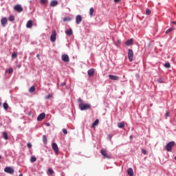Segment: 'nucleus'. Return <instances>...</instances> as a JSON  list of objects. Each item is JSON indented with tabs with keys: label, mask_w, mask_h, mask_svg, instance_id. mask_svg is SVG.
<instances>
[{
	"label": "nucleus",
	"mask_w": 176,
	"mask_h": 176,
	"mask_svg": "<svg viewBox=\"0 0 176 176\" xmlns=\"http://www.w3.org/2000/svg\"><path fill=\"white\" fill-rule=\"evenodd\" d=\"M133 57H134V52H133V50L129 49L128 50V58L130 62L133 61Z\"/></svg>",
	"instance_id": "obj_3"
},
{
	"label": "nucleus",
	"mask_w": 176,
	"mask_h": 176,
	"mask_svg": "<svg viewBox=\"0 0 176 176\" xmlns=\"http://www.w3.org/2000/svg\"><path fill=\"white\" fill-rule=\"evenodd\" d=\"M103 159H111V155H103Z\"/></svg>",
	"instance_id": "obj_31"
},
{
	"label": "nucleus",
	"mask_w": 176,
	"mask_h": 176,
	"mask_svg": "<svg viewBox=\"0 0 176 176\" xmlns=\"http://www.w3.org/2000/svg\"><path fill=\"white\" fill-rule=\"evenodd\" d=\"M8 20H9L10 21H14V16L13 15H10V16H9Z\"/></svg>",
	"instance_id": "obj_28"
},
{
	"label": "nucleus",
	"mask_w": 176,
	"mask_h": 176,
	"mask_svg": "<svg viewBox=\"0 0 176 176\" xmlns=\"http://www.w3.org/2000/svg\"><path fill=\"white\" fill-rule=\"evenodd\" d=\"M32 24H33V22H32V21H28V22H27V24H26V27H27V28H32Z\"/></svg>",
	"instance_id": "obj_19"
},
{
	"label": "nucleus",
	"mask_w": 176,
	"mask_h": 176,
	"mask_svg": "<svg viewBox=\"0 0 176 176\" xmlns=\"http://www.w3.org/2000/svg\"><path fill=\"white\" fill-rule=\"evenodd\" d=\"M14 10L18 12L19 13H21L23 12V7H21L20 5L17 4L14 7Z\"/></svg>",
	"instance_id": "obj_7"
},
{
	"label": "nucleus",
	"mask_w": 176,
	"mask_h": 176,
	"mask_svg": "<svg viewBox=\"0 0 176 176\" xmlns=\"http://www.w3.org/2000/svg\"><path fill=\"white\" fill-rule=\"evenodd\" d=\"M50 5L52 8H54V6H57V5H58V1L56 0L52 1H51Z\"/></svg>",
	"instance_id": "obj_15"
},
{
	"label": "nucleus",
	"mask_w": 176,
	"mask_h": 176,
	"mask_svg": "<svg viewBox=\"0 0 176 176\" xmlns=\"http://www.w3.org/2000/svg\"><path fill=\"white\" fill-rule=\"evenodd\" d=\"M45 126H47V127H49V126H50V123H49V122L45 123Z\"/></svg>",
	"instance_id": "obj_45"
},
{
	"label": "nucleus",
	"mask_w": 176,
	"mask_h": 176,
	"mask_svg": "<svg viewBox=\"0 0 176 176\" xmlns=\"http://www.w3.org/2000/svg\"><path fill=\"white\" fill-rule=\"evenodd\" d=\"M19 176H23V174H20Z\"/></svg>",
	"instance_id": "obj_51"
},
{
	"label": "nucleus",
	"mask_w": 176,
	"mask_h": 176,
	"mask_svg": "<svg viewBox=\"0 0 176 176\" xmlns=\"http://www.w3.org/2000/svg\"><path fill=\"white\" fill-rule=\"evenodd\" d=\"M6 72H8V74H13V69L10 68L8 70L6 71Z\"/></svg>",
	"instance_id": "obj_36"
},
{
	"label": "nucleus",
	"mask_w": 176,
	"mask_h": 176,
	"mask_svg": "<svg viewBox=\"0 0 176 176\" xmlns=\"http://www.w3.org/2000/svg\"><path fill=\"white\" fill-rule=\"evenodd\" d=\"M48 173L49 174H50V175H53V174H54V171L53 170V169L52 168H48Z\"/></svg>",
	"instance_id": "obj_25"
},
{
	"label": "nucleus",
	"mask_w": 176,
	"mask_h": 176,
	"mask_svg": "<svg viewBox=\"0 0 176 176\" xmlns=\"http://www.w3.org/2000/svg\"><path fill=\"white\" fill-rule=\"evenodd\" d=\"M114 2H116V3H118V2H120V0H114Z\"/></svg>",
	"instance_id": "obj_46"
},
{
	"label": "nucleus",
	"mask_w": 176,
	"mask_h": 176,
	"mask_svg": "<svg viewBox=\"0 0 176 176\" xmlns=\"http://www.w3.org/2000/svg\"><path fill=\"white\" fill-rule=\"evenodd\" d=\"M78 102H79V108L80 111H87V109H90L91 105L90 104L84 103L83 100L82 98H79L78 99Z\"/></svg>",
	"instance_id": "obj_1"
},
{
	"label": "nucleus",
	"mask_w": 176,
	"mask_h": 176,
	"mask_svg": "<svg viewBox=\"0 0 176 176\" xmlns=\"http://www.w3.org/2000/svg\"><path fill=\"white\" fill-rule=\"evenodd\" d=\"M173 24H175L176 25V21L172 22Z\"/></svg>",
	"instance_id": "obj_47"
},
{
	"label": "nucleus",
	"mask_w": 176,
	"mask_h": 176,
	"mask_svg": "<svg viewBox=\"0 0 176 176\" xmlns=\"http://www.w3.org/2000/svg\"><path fill=\"white\" fill-rule=\"evenodd\" d=\"M133 42H134V40L133 38H131L126 41L125 45L126 46H131Z\"/></svg>",
	"instance_id": "obj_13"
},
{
	"label": "nucleus",
	"mask_w": 176,
	"mask_h": 176,
	"mask_svg": "<svg viewBox=\"0 0 176 176\" xmlns=\"http://www.w3.org/2000/svg\"><path fill=\"white\" fill-rule=\"evenodd\" d=\"M61 86H65V85H66V83H65V82H61Z\"/></svg>",
	"instance_id": "obj_44"
},
{
	"label": "nucleus",
	"mask_w": 176,
	"mask_h": 176,
	"mask_svg": "<svg viewBox=\"0 0 176 176\" xmlns=\"http://www.w3.org/2000/svg\"><path fill=\"white\" fill-rule=\"evenodd\" d=\"M36 57H39V54H37V55H36Z\"/></svg>",
	"instance_id": "obj_52"
},
{
	"label": "nucleus",
	"mask_w": 176,
	"mask_h": 176,
	"mask_svg": "<svg viewBox=\"0 0 176 176\" xmlns=\"http://www.w3.org/2000/svg\"><path fill=\"white\" fill-rule=\"evenodd\" d=\"M127 173L129 176H134V172L133 171V168H128Z\"/></svg>",
	"instance_id": "obj_18"
},
{
	"label": "nucleus",
	"mask_w": 176,
	"mask_h": 176,
	"mask_svg": "<svg viewBox=\"0 0 176 176\" xmlns=\"http://www.w3.org/2000/svg\"><path fill=\"white\" fill-rule=\"evenodd\" d=\"M5 173H8V174H13L14 173V169L12 167L7 166L4 168Z\"/></svg>",
	"instance_id": "obj_5"
},
{
	"label": "nucleus",
	"mask_w": 176,
	"mask_h": 176,
	"mask_svg": "<svg viewBox=\"0 0 176 176\" xmlns=\"http://www.w3.org/2000/svg\"><path fill=\"white\" fill-rule=\"evenodd\" d=\"M117 126H118V129H124V122H118L117 124Z\"/></svg>",
	"instance_id": "obj_17"
},
{
	"label": "nucleus",
	"mask_w": 176,
	"mask_h": 176,
	"mask_svg": "<svg viewBox=\"0 0 176 176\" xmlns=\"http://www.w3.org/2000/svg\"><path fill=\"white\" fill-rule=\"evenodd\" d=\"M46 117V114L45 113H41L38 117L37 120L38 122H42V120Z\"/></svg>",
	"instance_id": "obj_9"
},
{
	"label": "nucleus",
	"mask_w": 176,
	"mask_h": 176,
	"mask_svg": "<svg viewBox=\"0 0 176 176\" xmlns=\"http://www.w3.org/2000/svg\"><path fill=\"white\" fill-rule=\"evenodd\" d=\"M1 106H2V102H0V107H1Z\"/></svg>",
	"instance_id": "obj_49"
},
{
	"label": "nucleus",
	"mask_w": 176,
	"mask_h": 176,
	"mask_svg": "<svg viewBox=\"0 0 176 176\" xmlns=\"http://www.w3.org/2000/svg\"><path fill=\"white\" fill-rule=\"evenodd\" d=\"M3 138L4 140H9V136L8 135V133L3 132Z\"/></svg>",
	"instance_id": "obj_21"
},
{
	"label": "nucleus",
	"mask_w": 176,
	"mask_h": 176,
	"mask_svg": "<svg viewBox=\"0 0 176 176\" xmlns=\"http://www.w3.org/2000/svg\"><path fill=\"white\" fill-rule=\"evenodd\" d=\"M101 155H107V151L105 150H101L100 151Z\"/></svg>",
	"instance_id": "obj_38"
},
{
	"label": "nucleus",
	"mask_w": 176,
	"mask_h": 176,
	"mask_svg": "<svg viewBox=\"0 0 176 176\" xmlns=\"http://www.w3.org/2000/svg\"><path fill=\"white\" fill-rule=\"evenodd\" d=\"M3 107L4 109H6V111L9 108V104H8V102H4L3 104Z\"/></svg>",
	"instance_id": "obj_23"
},
{
	"label": "nucleus",
	"mask_w": 176,
	"mask_h": 176,
	"mask_svg": "<svg viewBox=\"0 0 176 176\" xmlns=\"http://www.w3.org/2000/svg\"><path fill=\"white\" fill-rule=\"evenodd\" d=\"M43 144H47V138L46 137L45 135H44L43 136Z\"/></svg>",
	"instance_id": "obj_22"
},
{
	"label": "nucleus",
	"mask_w": 176,
	"mask_h": 176,
	"mask_svg": "<svg viewBox=\"0 0 176 176\" xmlns=\"http://www.w3.org/2000/svg\"><path fill=\"white\" fill-rule=\"evenodd\" d=\"M158 82H160V83H162V79H159Z\"/></svg>",
	"instance_id": "obj_48"
},
{
	"label": "nucleus",
	"mask_w": 176,
	"mask_h": 176,
	"mask_svg": "<svg viewBox=\"0 0 176 176\" xmlns=\"http://www.w3.org/2000/svg\"><path fill=\"white\" fill-rule=\"evenodd\" d=\"M164 67H165V68H170L171 65H170V63H166L164 65Z\"/></svg>",
	"instance_id": "obj_26"
},
{
	"label": "nucleus",
	"mask_w": 176,
	"mask_h": 176,
	"mask_svg": "<svg viewBox=\"0 0 176 176\" xmlns=\"http://www.w3.org/2000/svg\"><path fill=\"white\" fill-rule=\"evenodd\" d=\"M173 30H174L173 28H170L169 29H168V30L165 32V34H170V32H171V31H173Z\"/></svg>",
	"instance_id": "obj_29"
},
{
	"label": "nucleus",
	"mask_w": 176,
	"mask_h": 176,
	"mask_svg": "<svg viewBox=\"0 0 176 176\" xmlns=\"http://www.w3.org/2000/svg\"><path fill=\"white\" fill-rule=\"evenodd\" d=\"M175 160H176V156L175 157Z\"/></svg>",
	"instance_id": "obj_54"
},
{
	"label": "nucleus",
	"mask_w": 176,
	"mask_h": 176,
	"mask_svg": "<svg viewBox=\"0 0 176 176\" xmlns=\"http://www.w3.org/2000/svg\"><path fill=\"white\" fill-rule=\"evenodd\" d=\"M146 14H147V16H149V14H151V10L147 8L146 10Z\"/></svg>",
	"instance_id": "obj_35"
},
{
	"label": "nucleus",
	"mask_w": 176,
	"mask_h": 176,
	"mask_svg": "<svg viewBox=\"0 0 176 176\" xmlns=\"http://www.w3.org/2000/svg\"><path fill=\"white\" fill-rule=\"evenodd\" d=\"M118 43H120V40H118Z\"/></svg>",
	"instance_id": "obj_50"
},
{
	"label": "nucleus",
	"mask_w": 176,
	"mask_h": 176,
	"mask_svg": "<svg viewBox=\"0 0 176 176\" xmlns=\"http://www.w3.org/2000/svg\"><path fill=\"white\" fill-rule=\"evenodd\" d=\"M88 76L89 78H91V76H94V69H90L87 72Z\"/></svg>",
	"instance_id": "obj_12"
},
{
	"label": "nucleus",
	"mask_w": 176,
	"mask_h": 176,
	"mask_svg": "<svg viewBox=\"0 0 176 176\" xmlns=\"http://www.w3.org/2000/svg\"><path fill=\"white\" fill-rule=\"evenodd\" d=\"M63 21H71V18L70 17H65L63 19Z\"/></svg>",
	"instance_id": "obj_33"
},
{
	"label": "nucleus",
	"mask_w": 176,
	"mask_h": 176,
	"mask_svg": "<svg viewBox=\"0 0 176 176\" xmlns=\"http://www.w3.org/2000/svg\"><path fill=\"white\" fill-rule=\"evenodd\" d=\"M65 34L67 35H69V36H71V35H72L73 32H72V29H69L65 32Z\"/></svg>",
	"instance_id": "obj_20"
},
{
	"label": "nucleus",
	"mask_w": 176,
	"mask_h": 176,
	"mask_svg": "<svg viewBox=\"0 0 176 176\" xmlns=\"http://www.w3.org/2000/svg\"><path fill=\"white\" fill-rule=\"evenodd\" d=\"M98 123H100V120L98 119H96L95 120V122L92 124L91 125V129H94V127H96V126H98Z\"/></svg>",
	"instance_id": "obj_16"
},
{
	"label": "nucleus",
	"mask_w": 176,
	"mask_h": 176,
	"mask_svg": "<svg viewBox=\"0 0 176 176\" xmlns=\"http://www.w3.org/2000/svg\"><path fill=\"white\" fill-rule=\"evenodd\" d=\"M45 3H47V0H41V5H45Z\"/></svg>",
	"instance_id": "obj_32"
},
{
	"label": "nucleus",
	"mask_w": 176,
	"mask_h": 176,
	"mask_svg": "<svg viewBox=\"0 0 176 176\" xmlns=\"http://www.w3.org/2000/svg\"><path fill=\"white\" fill-rule=\"evenodd\" d=\"M1 25L3 27H6V24H8V18L3 17L1 19Z\"/></svg>",
	"instance_id": "obj_8"
},
{
	"label": "nucleus",
	"mask_w": 176,
	"mask_h": 176,
	"mask_svg": "<svg viewBox=\"0 0 176 176\" xmlns=\"http://www.w3.org/2000/svg\"><path fill=\"white\" fill-rule=\"evenodd\" d=\"M175 146V142L174 141L170 142L166 145L165 149L167 152H172L173 148H174Z\"/></svg>",
	"instance_id": "obj_2"
},
{
	"label": "nucleus",
	"mask_w": 176,
	"mask_h": 176,
	"mask_svg": "<svg viewBox=\"0 0 176 176\" xmlns=\"http://www.w3.org/2000/svg\"><path fill=\"white\" fill-rule=\"evenodd\" d=\"M142 153H143V155H146V151L144 149H142Z\"/></svg>",
	"instance_id": "obj_41"
},
{
	"label": "nucleus",
	"mask_w": 176,
	"mask_h": 176,
	"mask_svg": "<svg viewBox=\"0 0 176 176\" xmlns=\"http://www.w3.org/2000/svg\"><path fill=\"white\" fill-rule=\"evenodd\" d=\"M62 60L65 63H69V56H68V55H67V54H63L62 55Z\"/></svg>",
	"instance_id": "obj_10"
},
{
	"label": "nucleus",
	"mask_w": 176,
	"mask_h": 176,
	"mask_svg": "<svg viewBox=\"0 0 176 176\" xmlns=\"http://www.w3.org/2000/svg\"><path fill=\"white\" fill-rule=\"evenodd\" d=\"M12 58H16L17 57V52H14L12 54Z\"/></svg>",
	"instance_id": "obj_34"
},
{
	"label": "nucleus",
	"mask_w": 176,
	"mask_h": 176,
	"mask_svg": "<svg viewBox=\"0 0 176 176\" xmlns=\"http://www.w3.org/2000/svg\"><path fill=\"white\" fill-rule=\"evenodd\" d=\"M63 133H65V135L68 134V131H67L66 129H63Z\"/></svg>",
	"instance_id": "obj_39"
},
{
	"label": "nucleus",
	"mask_w": 176,
	"mask_h": 176,
	"mask_svg": "<svg viewBox=\"0 0 176 176\" xmlns=\"http://www.w3.org/2000/svg\"><path fill=\"white\" fill-rule=\"evenodd\" d=\"M109 78L111 80H119V77H118L117 76L112 75V74H110L109 76Z\"/></svg>",
	"instance_id": "obj_14"
},
{
	"label": "nucleus",
	"mask_w": 176,
	"mask_h": 176,
	"mask_svg": "<svg viewBox=\"0 0 176 176\" xmlns=\"http://www.w3.org/2000/svg\"><path fill=\"white\" fill-rule=\"evenodd\" d=\"M27 146L28 148H32V144L30 142H28Z\"/></svg>",
	"instance_id": "obj_40"
},
{
	"label": "nucleus",
	"mask_w": 176,
	"mask_h": 176,
	"mask_svg": "<svg viewBox=\"0 0 176 176\" xmlns=\"http://www.w3.org/2000/svg\"><path fill=\"white\" fill-rule=\"evenodd\" d=\"M76 24H80L82 23V16L77 15L76 16Z\"/></svg>",
	"instance_id": "obj_11"
},
{
	"label": "nucleus",
	"mask_w": 176,
	"mask_h": 176,
	"mask_svg": "<svg viewBox=\"0 0 176 176\" xmlns=\"http://www.w3.org/2000/svg\"><path fill=\"white\" fill-rule=\"evenodd\" d=\"M52 97H53V95L50 94V95L45 96V100H49V99L52 98Z\"/></svg>",
	"instance_id": "obj_37"
},
{
	"label": "nucleus",
	"mask_w": 176,
	"mask_h": 176,
	"mask_svg": "<svg viewBox=\"0 0 176 176\" xmlns=\"http://www.w3.org/2000/svg\"><path fill=\"white\" fill-rule=\"evenodd\" d=\"M56 38H57V32H56V30H53L50 36L51 42H56Z\"/></svg>",
	"instance_id": "obj_4"
},
{
	"label": "nucleus",
	"mask_w": 176,
	"mask_h": 176,
	"mask_svg": "<svg viewBox=\"0 0 176 176\" xmlns=\"http://www.w3.org/2000/svg\"><path fill=\"white\" fill-rule=\"evenodd\" d=\"M29 91L30 93H34L35 91V87L32 86L30 88Z\"/></svg>",
	"instance_id": "obj_27"
},
{
	"label": "nucleus",
	"mask_w": 176,
	"mask_h": 176,
	"mask_svg": "<svg viewBox=\"0 0 176 176\" xmlns=\"http://www.w3.org/2000/svg\"><path fill=\"white\" fill-rule=\"evenodd\" d=\"M108 138H109V140L110 141H111V140H112V135H108Z\"/></svg>",
	"instance_id": "obj_42"
},
{
	"label": "nucleus",
	"mask_w": 176,
	"mask_h": 176,
	"mask_svg": "<svg viewBox=\"0 0 176 176\" xmlns=\"http://www.w3.org/2000/svg\"><path fill=\"white\" fill-rule=\"evenodd\" d=\"M30 162L32 163H34V162H36V158L35 157H32L31 159H30Z\"/></svg>",
	"instance_id": "obj_30"
},
{
	"label": "nucleus",
	"mask_w": 176,
	"mask_h": 176,
	"mask_svg": "<svg viewBox=\"0 0 176 176\" xmlns=\"http://www.w3.org/2000/svg\"><path fill=\"white\" fill-rule=\"evenodd\" d=\"M94 8H91L89 9V14H90L91 17L93 16V14H94Z\"/></svg>",
	"instance_id": "obj_24"
},
{
	"label": "nucleus",
	"mask_w": 176,
	"mask_h": 176,
	"mask_svg": "<svg viewBox=\"0 0 176 176\" xmlns=\"http://www.w3.org/2000/svg\"><path fill=\"white\" fill-rule=\"evenodd\" d=\"M0 159H2V157L0 155Z\"/></svg>",
	"instance_id": "obj_53"
},
{
	"label": "nucleus",
	"mask_w": 176,
	"mask_h": 176,
	"mask_svg": "<svg viewBox=\"0 0 176 176\" xmlns=\"http://www.w3.org/2000/svg\"><path fill=\"white\" fill-rule=\"evenodd\" d=\"M166 116L167 117V116H170V113L168 112V111H167L166 113Z\"/></svg>",
	"instance_id": "obj_43"
},
{
	"label": "nucleus",
	"mask_w": 176,
	"mask_h": 176,
	"mask_svg": "<svg viewBox=\"0 0 176 176\" xmlns=\"http://www.w3.org/2000/svg\"><path fill=\"white\" fill-rule=\"evenodd\" d=\"M52 146L54 153L57 155L58 153V146L57 145V143H52Z\"/></svg>",
	"instance_id": "obj_6"
}]
</instances>
